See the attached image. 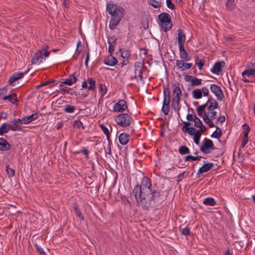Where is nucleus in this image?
<instances>
[{"mask_svg":"<svg viewBox=\"0 0 255 255\" xmlns=\"http://www.w3.org/2000/svg\"><path fill=\"white\" fill-rule=\"evenodd\" d=\"M127 112L126 113L119 114L115 118L116 124L123 128H127L129 126L134 122L129 110H127Z\"/></svg>","mask_w":255,"mask_h":255,"instance_id":"obj_3","label":"nucleus"},{"mask_svg":"<svg viewBox=\"0 0 255 255\" xmlns=\"http://www.w3.org/2000/svg\"><path fill=\"white\" fill-rule=\"evenodd\" d=\"M201 90L202 91V96L203 95L204 97L210 96L209 90L206 87H202Z\"/></svg>","mask_w":255,"mask_h":255,"instance_id":"obj_58","label":"nucleus"},{"mask_svg":"<svg viewBox=\"0 0 255 255\" xmlns=\"http://www.w3.org/2000/svg\"><path fill=\"white\" fill-rule=\"evenodd\" d=\"M9 117V115L5 112H0V120H7Z\"/></svg>","mask_w":255,"mask_h":255,"instance_id":"obj_63","label":"nucleus"},{"mask_svg":"<svg viewBox=\"0 0 255 255\" xmlns=\"http://www.w3.org/2000/svg\"><path fill=\"white\" fill-rule=\"evenodd\" d=\"M182 66H183L182 69H181L182 71H184L185 70H188L190 69L192 66L193 64L192 63H183Z\"/></svg>","mask_w":255,"mask_h":255,"instance_id":"obj_54","label":"nucleus"},{"mask_svg":"<svg viewBox=\"0 0 255 255\" xmlns=\"http://www.w3.org/2000/svg\"><path fill=\"white\" fill-rule=\"evenodd\" d=\"M129 140V135L126 133H121L119 136V142L122 145L127 144Z\"/></svg>","mask_w":255,"mask_h":255,"instance_id":"obj_22","label":"nucleus"},{"mask_svg":"<svg viewBox=\"0 0 255 255\" xmlns=\"http://www.w3.org/2000/svg\"><path fill=\"white\" fill-rule=\"evenodd\" d=\"M75 154H78L81 153H83L85 155L86 159L89 158V151L86 148V147H82V148L80 150H77L73 152Z\"/></svg>","mask_w":255,"mask_h":255,"instance_id":"obj_37","label":"nucleus"},{"mask_svg":"<svg viewBox=\"0 0 255 255\" xmlns=\"http://www.w3.org/2000/svg\"><path fill=\"white\" fill-rule=\"evenodd\" d=\"M177 32V40L178 46H184L186 40V35L183 30L178 29Z\"/></svg>","mask_w":255,"mask_h":255,"instance_id":"obj_17","label":"nucleus"},{"mask_svg":"<svg viewBox=\"0 0 255 255\" xmlns=\"http://www.w3.org/2000/svg\"><path fill=\"white\" fill-rule=\"evenodd\" d=\"M193 122H194V127H195V128H197L199 126L202 124V122L201 121V120L196 116Z\"/></svg>","mask_w":255,"mask_h":255,"instance_id":"obj_59","label":"nucleus"},{"mask_svg":"<svg viewBox=\"0 0 255 255\" xmlns=\"http://www.w3.org/2000/svg\"><path fill=\"white\" fill-rule=\"evenodd\" d=\"M71 90H73V89L72 88L65 87L64 88L60 89L59 91L61 92H63L64 93H70V94L71 95H74L75 93H76V92L74 90H73V92H70V91H71Z\"/></svg>","mask_w":255,"mask_h":255,"instance_id":"obj_47","label":"nucleus"},{"mask_svg":"<svg viewBox=\"0 0 255 255\" xmlns=\"http://www.w3.org/2000/svg\"><path fill=\"white\" fill-rule=\"evenodd\" d=\"M209 106L214 110L219 108V104L217 101H214L213 102H211V103H210Z\"/></svg>","mask_w":255,"mask_h":255,"instance_id":"obj_64","label":"nucleus"},{"mask_svg":"<svg viewBox=\"0 0 255 255\" xmlns=\"http://www.w3.org/2000/svg\"><path fill=\"white\" fill-rule=\"evenodd\" d=\"M243 128L244 129L243 137H248V134L251 130L250 127L247 124H244L243 125Z\"/></svg>","mask_w":255,"mask_h":255,"instance_id":"obj_43","label":"nucleus"},{"mask_svg":"<svg viewBox=\"0 0 255 255\" xmlns=\"http://www.w3.org/2000/svg\"><path fill=\"white\" fill-rule=\"evenodd\" d=\"M210 89L211 92L215 94L217 97V99L219 101H222L223 100L225 96L220 86L215 84H212L210 85Z\"/></svg>","mask_w":255,"mask_h":255,"instance_id":"obj_8","label":"nucleus"},{"mask_svg":"<svg viewBox=\"0 0 255 255\" xmlns=\"http://www.w3.org/2000/svg\"><path fill=\"white\" fill-rule=\"evenodd\" d=\"M117 38L115 37V36H113L110 37V39H109L108 40V43L109 45H110V43H111V45H114L116 44L117 42Z\"/></svg>","mask_w":255,"mask_h":255,"instance_id":"obj_61","label":"nucleus"},{"mask_svg":"<svg viewBox=\"0 0 255 255\" xmlns=\"http://www.w3.org/2000/svg\"><path fill=\"white\" fill-rule=\"evenodd\" d=\"M158 19L161 29L164 32H167L172 28L173 23L171 17L169 13L165 12L160 13L158 15Z\"/></svg>","mask_w":255,"mask_h":255,"instance_id":"obj_2","label":"nucleus"},{"mask_svg":"<svg viewBox=\"0 0 255 255\" xmlns=\"http://www.w3.org/2000/svg\"><path fill=\"white\" fill-rule=\"evenodd\" d=\"M34 246L36 248V252L39 253L40 255H46V253L43 251V249L39 246L37 243L34 244Z\"/></svg>","mask_w":255,"mask_h":255,"instance_id":"obj_52","label":"nucleus"},{"mask_svg":"<svg viewBox=\"0 0 255 255\" xmlns=\"http://www.w3.org/2000/svg\"><path fill=\"white\" fill-rule=\"evenodd\" d=\"M99 92L101 93V97H103L107 92V88L106 86L100 83L99 86Z\"/></svg>","mask_w":255,"mask_h":255,"instance_id":"obj_42","label":"nucleus"},{"mask_svg":"<svg viewBox=\"0 0 255 255\" xmlns=\"http://www.w3.org/2000/svg\"><path fill=\"white\" fill-rule=\"evenodd\" d=\"M38 114L36 113L35 114H32L28 116H25L24 118L23 121H24V124H28L31 122L36 120L38 118Z\"/></svg>","mask_w":255,"mask_h":255,"instance_id":"obj_26","label":"nucleus"},{"mask_svg":"<svg viewBox=\"0 0 255 255\" xmlns=\"http://www.w3.org/2000/svg\"><path fill=\"white\" fill-rule=\"evenodd\" d=\"M183 63H184L182 60H177L176 61V66L178 67V69H180L181 70L183 66H182Z\"/></svg>","mask_w":255,"mask_h":255,"instance_id":"obj_62","label":"nucleus"},{"mask_svg":"<svg viewBox=\"0 0 255 255\" xmlns=\"http://www.w3.org/2000/svg\"><path fill=\"white\" fill-rule=\"evenodd\" d=\"M147 2L155 8H159L161 6L162 1L156 0H147Z\"/></svg>","mask_w":255,"mask_h":255,"instance_id":"obj_30","label":"nucleus"},{"mask_svg":"<svg viewBox=\"0 0 255 255\" xmlns=\"http://www.w3.org/2000/svg\"><path fill=\"white\" fill-rule=\"evenodd\" d=\"M96 81L92 78H88L87 81H83L82 83V87L88 88L89 90H94L96 88Z\"/></svg>","mask_w":255,"mask_h":255,"instance_id":"obj_12","label":"nucleus"},{"mask_svg":"<svg viewBox=\"0 0 255 255\" xmlns=\"http://www.w3.org/2000/svg\"><path fill=\"white\" fill-rule=\"evenodd\" d=\"M242 75L243 76H247V77L255 76V68H251L249 69L244 70Z\"/></svg>","mask_w":255,"mask_h":255,"instance_id":"obj_28","label":"nucleus"},{"mask_svg":"<svg viewBox=\"0 0 255 255\" xmlns=\"http://www.w3.org/2000/svg\"><path fill=\"white\" fill-rule=\"evenodd\" d=\"M28 72V71H26L24 73L22 72H18L14 73L12 74L11 76H10V78L8 80L9 85L10 86H13V83H14L16 81L22 78L23 77L24 75L26 74Z\"/></svg>","mask_w":255,"mask_h":255,"instance_id":"obj_15","label":"nucleus"},{"mask_svg":"<svg viewBox=\"0 0 255 255\" xmlns=\"http://www.w3.org/2000/svg\"><path fill=\"white\" fill-rule=\"evenodd\" d=\"M131 56L130 52L129 50H125L122 52L121 56L126 59V61L128 62V59Z\"/></svg>","mask_w":255,"mask_h":255,"instance_id":"obj_39","label":"nucleus"},{"mask_svg":"<svg viewBox=\"0 0 255 255\" xmlns=\"http://www.w3.org/2000/svg\"><path fill=\"white\" fill-rule=\"evenodd\" d=\"M181 97H174L171 100V107L173 110L177 112L178 117L180 118V115L179 111L181 109V105H180Z\"/></svg>","mask_w":255,"mask_h":255,"instance_id":"obj_11","label":"nucleus"},{"mask_svg":"<svg viewBox=\"0 0 255 255\" xmlns=\"http://www.w3.org/2000/svg\"><path fill=\"white\" fill-rule=\"evenodd\" d=\"M43 51V50H38L35 53L34 55L31 59L32 64H36L38 61L40 62H42L43 54L41 53V52Z\"/></svg>","mask_w":255,"mask_h":255,"instance_id":"obj_21","label":"nucleus"},{"mask_svg":"<svg viewBox=\"0 0 255 255\" xmlns=\"http://www.w3.org/2000/svg\"><path fill=\"white\" fill-rule=\"evenodd\" d=\"M126 110H128V106L127 102L124 99L119 100L113 107V111L115 112L122 113Z\"/></svg>","mask_w":255,"mask_h":255,"instance_id":"obj_10","label":"nucleus"},{"mask_svg":"<svg viewBox=\"0 0 255 255\" xmlns=\"http://www.w3.org/2000/svg\"><path fill=\"white\" fill-rule=\"evenodd\" d=\"M222 135V132H220V131L218 132L215 130L213 132V133L211 135V137L212 138H216L219 139L220 137Z\"/></svg>","mask_w":255,"mask_h":255,"instance_id":"obj_53","label":"nucleus"},{"mask_svg":"<svg viewBox=\"0 0 255 255\" xmlns=\"http://www.w3.org/2000/svg\"><path fill=\"white\" fill-rule=\"evenodd\" d=\"M8 132L6 127V123H3L0 127V135H3Z\"/></svg>","mask_w":255,"mask_h":255,"instance_id":"obj_50","label":"nucleus"},{"mask_svg":"<svg viewBox=\"0 0 255 255\" xmlns=\"http://www.w3.org/2000/svg\"><path fill=\"white\" fill-rule=\"evenodd\" d=\"M167 6L171 10L176 9L175 4L172 2V0H165Z\"/></svg>","mask_w":255,"mask_h":255,"instance_id":"obj_51","label":"nucleus"},{"mask_svg":"<svg viewBox=\"0 0 255 255\" xmlns=\"http://www.w3.org/2000/svg\"><path fill=\"white\" fill-rule=\"evenodd\" d=\"M77 80L78 79L74 76V74H71L67 79L61 82L60 84H59V87H62L63 84L71 86L76 82Z\"/></svg>","mask_w":255,"mask_h":255,"instance_id":"obj_19","label":"nucleus"},{"mask_svg":"<svg viewBox=\"0 0 255 255\" xmlns=\"http://www.w3.org/2000/svg\"><path fill=\"white\" fill-rule=\"evenodd\" d=\"M195 63L198 66L199 70H202L205 64V60L200 59L198 56L195 57Z\"/></svg>","mask_w":255,"mask_h":255,"instance_id":"obj_45","label":"nucleus"},{"mask_svg":"<svg viewBox=\"0 0 255 255\" xmlns=\"http://www.w3.org/2000/svg\"><path fill=\"white\" fill-rule=\"evenodd\" d=\"M12 121H11L9 124H7L6 123V129L8 131V132L9 131V130H11L13 131H15V130L16 129V128H14V127H13L12 126Z\"/></svg>","mask_w":255,"mask_h":255,"instance_id":"obj_60","label":"nucleus"},{"mask_svg":"<svg viewBox=\"0 0 255 255\" xmlns=\"http://www.w3.org/2000/svg\"><path fill=\"white\" fill-rule=\"evenodd\" d=\"M203 204L205 205L209 206H215L216 204V202L215 199L212 197H207L205 198L203 201Z\"/></svg>","mask_w":255,"mask_h":255,"instance_id":"obj_32","label":"nucleus"},{"mask_svg":"<svg viewBox=\"0 0 255 255\" xmlns=\"http://www.w3.org/2000/svg\"><path fill=\"white\" fill-rule=\"evenodd\" d=\"M143 70H147V67L144 65V63L141 64L140 62H136L134 64V74H137V72L138 71V68H141Z\"/></svg>","mask_w":255,"mask_h":255,"instance_id":"obj_35","label":"nucleus"},{"mask_svg":"<svg viewBox=\"0 0 255 255\" xmlns=\"http://www.w3.org/2000/svg\"><path fill=\"white\" fill-rule=\"evenodd\" d=\"M72 208L74 209L75 213L77 216H78L79 218V220L80 221H84V217L82 215V214L81 212L80 211V209L78 207V205L76 203H72Z\"/></svg>","mask_w":255,"mask_h":255,"instance_id":"obj_23","label":"nucleus"},{"mask_svg":"<svg viewBox=\"0 0 255 255\" xmlns=\"http://www.w3.org/2000/svg\"><path fill=\"white\" fill-rule=\"evenodd\" d=\"M184 80L186 82H191L192 85L199 86L202 84V80L198 79L195 76L192 75H185L184 76Z\"/></svg>","mask_w":255,"mask_h":255,"instance_id":"obj_14","label":"nucleus"},{"mask_svg":"<svg viewBox=\"0 0 255 255\" xmlns=\"http://www.w3.org/2000/svg\"><path fill=\"white\" fill-rule=\"evenodd\" d=\"M192 96L195 99H200L202 97L201 89H196L192 91Z\"/></svg>","mask_w":255,"mask_h":255,"instance_id":"obj_31","label":"nucleus"},{"mask_svg":"<svg viewBox=\"0 0 255 255\" xmlns=\"http://www.w3.org/2000/svg\"><path fill=\"white\" fill-rule=\"evenodd\" d=\"M207 107V103H205L203 105L198 106L196 108V111L198 114V115L201 117L206 114L207 113L205 112V109Z\"/></svg>","mask_w":255,"mask_h":255,"instance_id":"obj_24","label":"nucleus"},{"mask_svg":"<svg viewBox=\"0 0 255 255\" xmlns=\"http://www.w3.org/2000/svg\"><path fill=\"white\" fill-rule=\"evenodd\" d=\"M226 9L228 11L233 10L236 7V4L235 3V0H227L226 2Z\"/></svg>","mask_w":255,"mask_h":255,"instance_id":"obj_29","label":"nucleus"},{"mask_svg":"<svg viewBox=\"0 0 255 255\" xmlns=\"http://www.w3.org/2000/svg\"><path fill=\"white\" fill-rule=\"evenodd\" d=\"M86 48L87 49V52H86L85 64V66L87 68H88V62L90 60V48L89 47L88 44H86Z\"/></svg>","mask_w":255,"mask_h":255,"instance_id":"obj_46","label":"nucleus"},{"mask_svg":"<svg viewBox=\"0 0 255 255\" xmlns=\"http://www.w3.org/2000/svg\"><path fill=\"white\" fill-rule=\"evenodd\" d=\"M117 10H118L117 12L111 14V18L109 23V28L111 30L115 29L124 16L125 11L123 7H119V9Z\"/></svg>","mask_w":255,"mask_h":255,"instance_id":"obj_5","label":"nucleus"},{"mask_svg":"<svg viewBox=\"0 0 255 255\" xmlns=\"http://www.w3.org/2000/svg\"><path fill=\"white\" fill-rule=\"evenodd\" d=\"M132 193L136 205L144 211L157 209L164 201L161 190L152 187L151 179L147 176H143L140 183L134 187Z\"/></svg>","mask_w":255,"mask_h":255,"instance_id":"obj_1","label":"nucleus"},{"mask_svg":"<svg viewBox=\"0 0 255 255\" xmlns=\"http://www.w3.org/2000/svg\"><path fill=\"white\" fill-rule=\"evenodd\" d=\"M84 118L83 116H79L78 117V120H75L74 122L73 127L75 128L79 129L81 127L83 129H85V127L84 126L83 123L80 121V119L81 118Z\"/></svg>","mask_w":255,"mask_h":255,"instance_id":"obj_27","label":"nucleus"},{"mask_svg":"<svg viewBox=\"0 0 255 255\" xmlns=\"http://www.w3.org/2000/svg\"><path fill=\"white\" fill-rule=\"evenodd\" d=\"M178 151L181 155H185L190 153L189 148L186 145H181L179 147Z\"/></svg>","mask_w":255,"mask_h":255,"instance_id":"obj_36","label":"nucleus"},{"mask_svg":"<svg viewBox=\"0 0 255 255\" xmlns=\"http://www.w3.org/2000/svg\"><path fill=\"white\" fill-rule=\"evenodd\" d=\"M174 87L173 90V95L174 97H181L182 95V91L179 86H176L175 84L172 85Z\"/></svg>","mask_w":255,"mask_h":255,"instance_id":"obj_33","label":"nucleus"},{"mask_svg":"<svg viewBox=\"0 0 255 255\" xmlns=\"http://www.w3.org/2000/svg\"><path fill=\"white\" fill-rule=\"evenodd\" d=\"M183 126L182 127V130L184 133H187L190 136H196L200 138L203 133L200 129H197L193 127L191 123L183 122Z\"/></svg>","mask_w":255,"mask_h":255,"instance_id":"obj_6","label":"nucleus"},{"mask_svg":"<svg viewBox=\"0 0 255 255\" xmlns=\"http://www.w3.org/2000/svg\"><path fill=\"white\" fill-rule=\"evenodd\" d=\"M55 82H56V81L55 80H48L45 82H41V83L40 85H37L36 87V88L37 89H38L43 86H47V85H49V88H51V87H53L54 86L57 85V83H56L55 84Z\"/></svg>","mask_w":255,"mask_h":255,"instance_id":"obj_25","label":"nucleus"},{"mask_svg":"<svg viewBox=\"0 0 255 255\" xmlns=\"http://www.w3.org/2000/svg\"><path fill=\"white\" fill-rule=\"evenodd\" d=\"M48 46L46 45L45 48H42L40 50H43L41 52V53L43 54V56H44L45 57H48L49 56L50 52L47 50V49L48 48Z\"/></svg>","mask_w":255,"mask_h":255,"instance_id":"obj_55","label":"nucleus"},{"mask_svg":"<svg viewBox=\"0 0 255 255\" xmlns=\"http://www.w3.org/2000/svg\"><path fill=\"white\" fill-rule=\"evenodd\" d=\"M11 148V145L4 138L0 137V151H8Z\"/></svg>","mask_w":255,"mask_h":255,"instance_id":"obj_18","label":"nucleus"},{"mask_svg":"<svg viewBox=\"0 0 255 255\" xmlns=\"http://www.w3.org/2000/svg\"><path fill=\"white\" fill-rule=\"evenodd\" d=\"M225 66V62L224 61H218L215 63L213 67L211 69V72L213 74L219 75L222 70V68Z\"/></svg>","mask_w":255,"mask_h":255,"instance_id":"obj_13","label":"nucleus"},{"mask_svg":"<svg viewBox=\"0 0 255 255\" xmlns=\"http://www.w3.org/2000/svg\"><path fill=\"white\" fill-rule=\"evenodd\" d=\"M3 100H8L10 102H11L13 104L17 105V103L18 101L16 98H13L11 97V96L10 95L5 96L2 98Z\"/></svg>","mask_w":255,"mask_h":255,"instance_id":"obj_40","label":"nucleus"},{"mask_svg":"<svg viewBox=\"0 0 255 255\" xmlns=\"http://www.w3.org/2000/svg\"><path fill=\"white\" fill-rule=\"evenodd\" d=\"M163 101L161 110L165 116L168 115L170 110V92L169 85L164 86L163 87Z\"/></svg>","mask_w":255,"mask_h":255,"instance_id":"obj_4","label":"nucleus"},{"mask_svg":"<svg viewBox=\"0 0 255 255\" xmlns=\"http://www.w3.org/2000/svg\"><path fill=\"white\" fill-rule=\"evenodd\" d=\"M202 157L201 156H194L191 155H186L184 157L185 161H188L189 160L192 161H196V160H200L201 158H202Z\"/></svg>","mask_w":255,"mask_h":255,"instance_id":"obj_38","label":"nucleus"},{"mask_svg":"<svg viewBox=\"0 0 255 255\" xmlns=\"http://www.w3.org/2000/svg\"><path fill=\"white\" fill-rule=\"evenodd\" d=\"M138 73V75H136V74L135 75V76L134 77H133V78H135L136 79L138 77L139 78L140 80L141 81H142L143 79V76H142V71L141 69H138V71L137 72V74ZM133 77H131V79H132Z\"/></svg>","mask_w":255,"mask_h":255,"instance_id":"obj_56","label":"nucleus"},{"mask_svg":"<svg viewBox=\"0 0 255 255\" xmlns=\"http://www.w3.org/2000/svg\"><path fill=\"white\" fill-rule=\"evenodd\" d=\"M76 110V108L74 106L70 105H66L64 106V112L67 113H73Z\"/></svg>","mask_w":255,"mask_h":255,"instance_id":"obj_41","label":"nucleus"},{"mask_svg":"<svg viewBox=\"0 0 255 255\" xmlns=\"http://www.w3.org/2000/svg\"><path fill=\"white\" fill-rule=\"evenodd\" d=\"M195 117L196 115L188 113L186 116V119L188 121L187 122L190 123L191 122H193Z\"/></svg>","mask_w":255,"mask_h":255,"instance_id":"obj_57","label":"nucleus"},{"mask_svg":"<svg viewBox=\"0 0 255 255\" xmlns=\"http://www.w3.org/2000/svg\"><path fill=\"white\" fill-rule=\"evenodd\" d=\"M8 177L11 178L14 176L15 170L10 168L9 165H7L5 168Z\"/></svg>","mask_w":255,"mask_h":255,"instance_id":"obj_44","label":"nucleus"},{"mask_svg":"<svg viewBox=\"0 0 255 255\" xmlns=\"http://www.w3.org/2000/svg\"><path fill=\"white\" fill-rule=\"evenodd\" d=\"M100 127L102 129L103 132L106 135L107 138L110 137V133L109 132V129L103 124H101Z\"/></svg>","mask_w":255,"mask_h":255,"instance_id":"obj_48","label":"nucleus"},{"mask_svg":"<svg viewBox=\"0 0 255 255\" xmlns=\"http://www.w3.org/2000/svg\"><path fill=\"white\" fill-rule=\"evenodd\" d=\"M104 64L111 67L116 65L118 61L117 59L113 55H108L103 61Z\"/></svg>","mask_w":255,"mask_h":255,"instance_id":"obj_16","label":"nucleus"},{"mask_svg":"<svg viewBox=\"0 0 255 255\" xmlns=\"http://www.w3.org/2000/svg\"><path fill=\"white\" fill-rule=\"evenodd\" d=\"M181 233L184 236H188L190 234V228L188 225H187L184 229H180Z\"/></svg>","mask_w":255,"mask_h":255,"instance_id":"obj_49","label":"nucleus"},{"mask_svg":"<svg viewBox=\"0 0 255 255\" xmlns=\"http://www.w3.org/2000/svg\"><path fill=\"white\" fill-rule=\"evenodd\" d=\"M119 7H122L113 3H109L107 4L106 10L110 14H112L117 12L118 10L117 9H119Z\"/></svg>","mask_w":255,"mask_h":255,"instance_id":"obj_20","label":"nucleus"},{"mask_svg":"<svg viewBox=\"0 0 255 255\" xmlns=\"http://www.w3.org/2000/svg\"><path fill=\"white\" fill-rule=\"evenodd\" d=\"M215 149V147L213 141L207 138H205L202 141L200 147V151L205 154L210 153L211 150Z\"/></svg>","mask_w":255,"mask_h":255,"instance_id":"obj_7","label":"nucleus"},{"mask_svg":"<svg viewBox=\"0 0 255 255\" xmlns=\"http://www.w3.org/2000/svg\"><path fill=\"white\" fill-rule=\"evenodd\" d=\"M179 55L181 60H183L184 58H186L188 55V53L184 48V46H179Z\"/></svg>","mask_w":255,"mask_h":255,"instance_id":"obj_34","label":"nucleus"},{"mask_svg":"<svg viewBox=\"0 0 255 255\" xmlns=\"http://www.w3.org/2000/svg\"><path fill=\"white\" fill-rule=\"evenodd\" d=\"M213 166L214 164L213 163L204 161L202 166L199 168L196 173V177H200L201 174L205 172H207L213 168Z\"/></svg>","mask_w":255,"mask_h":255,"instance_id":"obj_9","label":"nucleus"}]
</instances>
